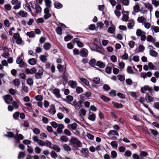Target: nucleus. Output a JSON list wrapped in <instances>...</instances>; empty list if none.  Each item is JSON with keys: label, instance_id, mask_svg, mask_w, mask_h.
Here are the masks:
<instances>
[{"label": "nucleus", "instance_id": "nucleus-1", "mask_svg": "<svg viewBox=\"0 0 159 159\" xmlns=\"http://www.w3.org/2000/svg\"><path fill=\"white\" fill-rule=\"evenodd\" d=\"M88 46L92 51H94L99 53H102L101 48L97 44L93 43H88Z\"/></svg>", "mask_w": 159, "mask_h": 159}, {"label": "nucleus", "instance_id": "nucleus-2", "mask_svg": "<svg viewBox=\"0 0 159 159\" xmlns=\"http://www.w3.org/2000/svg\"><path fill=\"white\" fill-rule=\"evenodd\" d=\"M70 143L72 145L76 144V146L78 147H80L82 145L81 142L77 138L73 137H71L70 140Z\"/></svg>", "mask_w": 159, "mask_h": 159}, {"label": "nucleus", "instance_id": "nucleus-3", "mask_svg": "<svg viewBox=\"0 0 159 159\" xmlns=\"http://www.w3.org/2000/svg\"><path fill=\"white\" fill-rule=\"evenodd\" d=\"M3 98L6 103L7 104H10L13 100L12 97L9 94H7L3 96Z\"/></svg>", "mask_w": 159, "mask_h": 159}, {"label": "nucleus", "instance_id": "nucleus-4", "mask_svg": "<svg viewBox=\"0 0 159 159\" xmlns=\"http://www.w3.org/2000/svg\"><path fill=\"white\" fill-rule=\"evenodd\" d=\"M16 62L17 64L19 65V66L20 68L23 67L25 65V63L23 61L22 58L19 57L16 59Z\"/></svg>", "mask_w": 159, "mask_h": 159}, {"label": "nucleus", "instance_id": "nucleus-5", "mask_svg": "<svg viewBox=\"0 0 159 159\" xmlns=\"http://www.w3.org/2000/svg\"><path fill=\"white\" fill-rule=\"evenodd\" d=\"M82 156L87 158L89 156V151L88 148H82L81 150Z\"/></svg>", "mask_w": 159, "mask_h": 159}, {"label": "nucleus", "instance_id": "nucleus-6", "mask_svg": "<svg viewBox=\"0 0 159 159\" xmlns=\"http://www.w3.org/2000/svg\"><path fill=\"white\" fill-rule=\"evenodd\" d=\"M49 11L50 10L48 8H44V10L45 14L43 16V18L45 20L48 19L51 16V14L49 13Z\"/></svg>", "mask_w": 159, "mask_h": 159}, {"label": "nucleus", "instance_id": "nucleus-7", "mask_svg": "<svg viewBox=\"0 0 159 159\" xmlns=\"http://www.w3.org/2000/svg\"><path fill=\"white\" fill-rule=\"evenodd\" d=\"M25 72L27 75L33 74L37 72V70L35 68H32L30 69L26 68L25 70Z\"/></svg>", "mask_w": 159, "mask_h": 159}, {"label": "nucleus", "instance_id": "nucleus-8", "mask_svg": "<svg viewBox=\"0 0 159 159\" xmlns=\"http://www.w3.org/2000/svg\"><path fill=\"white\" fill-rule=\"evenodd\" d=\"M35 74V77L36 79H41L43 74V70L42 69H39L38 72H36Z\"/></svg>", "mask_w": 159, "mask_h": 159}, {"label": "nucleus", "instance_id": "nucleus-9", "mask_svg": "<svg viewBox=\"0 0 159 159\" xmlns=\"http://www.w3.org/2000/svg\"><path fill=\"white\" fill-rule=\"evenodd\" d=\"M52 93L55 95V97L58 98L61 97V95L60 93V90L57 88H55L54 89H52Z\"/></svg>", "mask_w": 159, "mask_h": 159}, {"label": "nucleus", "instance_id": "nucleus-10", "mask_svg": "<svg viewBox=\"0 0 159 159\" xmlns=\"http://www.w3.org/2000/svg\"><path fill=\"white\" fill-rule=\"evenodd\" d=\"M74 42L77 43V46L80 48H82L84 47V44L81 41L79 38H76L73 39Z\"/></svg>", "mask_w": 159, "mask_h": 159}, {"label": "nucleus", "instance_id": "nucleus-11", "mask_svg": "<svg viewBox=\"0 0 159 159\" xmlns=\"http://www.w3.org/2000/svg\"><path fill=\"white\" fill-rule=\"evenodd\" d=\"M96 116L95 114L90 111L89 113L88 119L92 121H94L95 120Z\"/></svg>", "mask_w": 159, "mask_h": 159}, {"label": "nucleus", "instance_id": "nucleus-12", "mask_svg": "<svg viewBox=\"0 0 159 159\" xmlns=\"http://www.w3.org/2000/svg\"><path fill=\"white\" fill-rule=\"evenodd\" d=\"M52 143L51 142L48 140H46L45 141H43L41 146H46L47 147L51 148H52Z\"/></svg>", "mask_w": 159, "mask_h": 159}, {"label": "nucleus", "instance_id": "nucleus-13", "mask_svg": "<svg viewBox=\"0 0 159 159\" xmlns=\"http://www.w3.org/2000/svg\"><path fill=\"white\" fill-rule=\"evenodd\" d=\"M88 51L85 48L81 49L80 52V55L82 57H86L88 55Z\"/></svg>", "mask_w": 159, "mask_h": 159}, {"label": "nucleus", "instance_id": "nucleus-14", "mask_svg": "<svg viewBox=\"0 0 159 159\" xmlns=\"http://www.w3.org/2000/svg\"><path fill=\"white\" fill-rule=\"evenodd\" d=\"M68 85L73 89L76 88L77 85V82L76 81L69 80L68 82Z\"/></svg>", "mask_w": 159, "mask_h": 159}, {"label": "nucleus", "instance_id": "nucleus-15", "mask_svg": "<svg viewBox=\"0 0 159 159\" xmlns=\"http://www.w3.org/2000/svg\"><path fill=\"white\" fill-rule=\"evenodd\" d=\"M77 125L76 123H74L72 124H69L67 125V128L71 130H75L77 128Z\"/></svg>", "mask_w": 159, "mask_h": 159}, {"label": "nucleus", "instance_id": "nucleus-16", "mask_svg": "<svg viewBox=\"0 0 159 159\" xmlns=\"http://www.w3.org/2000/svg\"><path fill=\"white\" fill-rule=\"evenodd\" d=\"M14 13L16 15H18L19 16L22 17H26L28 15V14L26 11L23 10H20L17 14H16L15 12Z\"/></svg>", "mask_w": 159, "mask_h": 159}, {"label": "nucleus", "instance_id": "nucleus-17", "mask_svg": "<svg viewBox=\"0 0 159 159\" xmlns=\"http://www.w3.org/2000/svg\"><path fill=\"white\" fill-rule=\"evenodd\" d=\"M35 7L33 8V11L35 13H40L41 12L42 9L40 6L36 4L35 6Z\"/></svg>", "mask_w": 159, "mask_h": 159}, {"label": "nucleus", "instance_id": "nucleus-18", "mask_svg": "<svg viewBox=\"0 0 159 159\" xmlns=\"http://www.w3.org/2000/svg\"><path fill=\"white\" fill-rule=\"evenodd\" d=\"M145 99L148 102H153L154 100V98L153 97L150 96L149 94L147 93L145 96Z\"/></svg>", "mask_w": 159, "mask_h": 159}, {"label": "nucleus", "instance_id": "nucleus-19", "mask_svg": "<svg viewBox=\"0 0 159 159\" xmlns=\"http://www.w3.org/2000/svg\"><path fill=\"white\" fill-rule=\"evenodd\" d=\"M33 140L34 142L37 143L39 146H41L43 141L39 139L37 136H34L33 137Z\"/></svg>", "mask_w": 159, "mask_h": 159}, {"label": "nucleus", "instance_id": "nucleus-20", "mask_svg": "<svg viewBox=\"0 0 159 159\" xmlns=\"http://www.w3.org/2000/svg\"><path fill=\"white\" fill-rule=\"evenodd\" d=\"M57 68L60 72H63L64 73H65V72L66 70V68L60 64H58L57 66Z\"/></svg>", "mask_w": 159, "mask_h": 159}, {"label": "nucleus", "instance_id": "nucleus-21", "mask_svg": "<svg viewBox=\"0 0 159 159\" xmlns=\"http://www.w3.org/2000/svg\"><path fill=\"white\" fill-rule=\"evenodd\" d=\"M58 128L57 129V131L58 133L61 134L62 132V129L64 127V125L61 124L58 125Z\"/></svg>", "mask_w": 159, "mask_h": 159}, {"label": "nucleus", "instance_id": "nucleus-22", "mask_svg": "<svg viewBox=\"0 0 159 159\" xmlns=\"http://www.w3.org/2000/svg\"><path fill=\"white\" fill-rule=\"evenodd\" d=\"M49 112L50 114L52 115L54 114L56 112V111L55 109V107L52 104L50 106V108L49 110Z\"/></svg>", "mask_w": 159, "mask_h": 159}, {"label": "nucleus", "instance_id": "nucleus-23", "mask_svg": "<svg viewBox=\"0 0 159 159\" xmlns=\"http://www.w3.org/2000/svg\"><path fill=\"white\" fill-rule=\"evenodd\" d=\"M96 65L100 68H103L105 67V64L102 61H98L96 63Z\"/></svg>", "mask_w": 159, "mask_h": 159}, {"label": "nucleus", "instance_id": "nucleus-24", "mask_svg": "<svg viewBox=\"0 0 159 159\" xmlns=\"http://www.w3.org/2000/svg\"><path fill=\"white\" fill-rule=\"evenodd\" d=\"M116 27L114 25H111V26L109 27L108 29V32L110 34H113L115 30Z\"/></svg>", "mask_w": 159, "mask_h": 159}, {"label": "nucleus", "instance_id": "nucleus-25", "mask_svg": "<svg viewBox=\"0 0 159 159\" xmlns=\"http://www.w3.org/2000/svg\"><path fill=\"white\" fill-rule=\"evenodd\" d=\"M134 22L133 20H129L128 23V28L129 29H132L134 26Z\"/></svg>", "mask_w": 159, "mask_h": 159}, {"label": "nucleus", "instance_id": "nucleus-26", "mask_svg": "<svg viewBox=\"0 0 159 159\" xmlns=\"http://www.w3.org/2000/svg\"><path fill=\"white\" fill-rule=\"evenodd\" d=\"M112 103L115 107L118 109L122 108L123 107V105L121 103H119L114 102H112Z\"/></svg>", "mask_w": 159, "mask_h": 159}, {"label": "nucleus", "instance_id": "nucleus-27", "mask_svg": "<svg viewBox=\"0 0 159 159\" xmlns=\"http://www.w3.org/2000/svg\"><path fill=\"white\" fill-rule=\"evenodd\" d=\"M45 5L47 7L45 8H48L49 10H50L51 7V2L50 0H45Z\"/></svg>", "mask_w": 159, "mask_h": 159}, {"label": "nucleus", "instance_id": "nucleus-28", "mask_svg": "<svg viewBox=\"0 0 159 159\" xmlns=\"http://www.w3.org/2000/svg\"><path fill=\"white\" fill-rule=\"evenodd\" d=\"M107 135H113L118 136L119 134L118 132H116V130H111L108 132V133H107Z\"/></svg>", "mask_w": 159, "mask_h": 159}, {"label": "nucleus", "instance_id": "nucleus-29", "mask_svg": "<svg viewBox=\"0 0 159 159\" xmlns=\"http://www.w3.org/2000/svg\"><path fill=\"white\" fill-rule=\"evenodd\" d=\"M51 44L49 43H45L43 46L44 49L46 50H48L51 47Z\"/></svg>", "mask_w": 159, "mask_h": 159}, {"label": "nucleus", "instance_id": "nucleus-30", "mask_svg": "<svg viewBox=\"0 0 159 159\" xmlns=\"http://www.w3.org/2000/svg\"><path fill=\"white\" fill-rule=\"evenodd\" d=\"M144 6L146 7L149 10L151 13L153 9L152 5L149 3H147L144 4Z\"/></svg>", "mask_w": 159, "mask_h": 159}, {"label": "nucleus", "instance_id": "nucleus-31", "mask_svg": "<svg viewBox=\"0 0 159 159\" xmlns=\"http://www.w3.org/2000/svg\"><path fill=\"white\" fill-rule=\"evenodd\" d=\"M60 140L61 142H67L69 140L68 138L65 135L62 136L60 138Z\"/></svg>", "mask_w": 159, "mask_h": 159}, {"label": "nucleus", "instance_id": "nucleus-32", "mask_svg": "<svg viewBox=\"0 0 159 159\" xmlns=\"http://www.w3.org/2000/svg\"><path fill=\"white\" fill-rule=\"evenodd\" d=\"M54 5L55 8L57 9L61 8L63 7L62 5L58 2H55Z\"/></svg>", "mask_w": 159, "mask_h": 159}, {"label": "nucleus", "instance_id": "nucleus-33", "mask_svg": "<svg viewBox=\"0 0 159 159\" xmlns=\"http://www.w3.org/2000/svg\"><path fill=\"white\" fill-rule=\"evenodd\" d=\"M67 100L66 102L69 104H70V102L72 101L73 100V97L71 95H68L66 97Z\"/></svg>", "mask_w": 159, "mask_h": 159}, {"label": "nucleus", "instance_id": "nucleus-34", "mask_svg": "<svg viewBox=\"0 0 159 159\" xmlns=\"http://www.w3.org/2000/svg\"><path fill=\"white\" fill-rule=\"evenodd\" d=\"M145 33L139 29H137L136 30V35L138 36H140L143 34H145Z\"/></svg>", "mask_w": 159, "mask_h": 159}, {"label": "nucleus", "instance_id": "nucleus-35", "mask_svg": "<svg viewBox=\"0 0 159 159\" xmlns=\"http://www.w3.org/2000/svg\"><path fill=\"white\" fill-rule=\"evenodd\" d=\"M147 40L148 42H151L154 43L155 40L150 35H148L147 38Z\"/></svg>", "mask_w": 159, "mask_h": 159}, {"label": "nucleus", "instance_id": "nucleus-36", "mask_svg": "<svg viewBox=\"0 0 159 159\" xmlns=\"http://www.w3.org/2000/svg\"><path fill=\"white\" fill-rule=\"evenodd\" d=\"M117 153L114 150L112 151L111 152V158L112 159H115L117 156Z\"/></svg>", "mask_w": 159, "mask_h": 159}, {"label": "nucleus", "instance_id": "nucleus-37", "mask_svg": "<svg viewBox=\"0 0 159 159\" xmlns=\"http://www.w3.org/2000/svg\"><path fill=\"white\" fill-rule=\"evenodd\" d=\"M149 53L151 56L153 57H156L158 55V53L153 50H150Z\"/></svg>", "mask_w": 159, "mask_h": 159}, {"label": "nucleus", "instance_id": "nucleus-38", "mask_svg": "<svg viewBox=\"0 0 159 159\" xmlns=\"http://www.w3.org/2000/svg\"><path fill=\"white\" fill-rule=\"evenodd\" d=\"M138 20L139 23H143V24L146 21V19L142 16L139 17L138 18Z\"/></svg>", "mask_w": 159, "mask_h": 159}, {"label": "nucleus", "instance_id": "nucleus-39", "mask_svg": "<svg viewBox=\"0 0 159 159\" xmlns=\"http://www.w3.org/2000/svg\"><path fill=\"white\" fill-rule=\"evenodd\" d=\"M100 98L103 101L106 102H108L110 100V98L104 95H101Z\"/></svg>", "mask_w": 159, "mask_h": 159}, {"label": "nucleus", "instance_id": "nucleus-40", "mask_svg": "<svg viewBox=\"0 0 159 159\" xmlns=\"http://www.w3.org/2000/svg\"><path fill=\"white\" fill-rule=\"evenodd\" d=\"M80 81L82 82L85 85L87 86L89 85V82L87 80L83 78H80Z\"/></svg>", "mask_w": 159, "mask_h": 159}, {"label": "nucleus", "instance_id": "nucleus-41", "mask_svg": "<svg viewBox=\"0 0 159 159\" xmlns=\"http://www.w3.org/2000/svg\"><path fill=\"white\" fill-rule=\"evenodd\" d=\"M26 34L27 36L30 38L34 37L35 35V33L33 31L27 32Z\"/></svg>", "mask_w": 159, "mask_h": 159}, {"label": "nucleus", "instance_id": "nucleus-42", "mask_svg": "<svg viewBox=\"0 0 159 159\" xmlns=\"http://www.w3.org/2000/svg\"><path fill=\"white\" fill-rule=\"evenodd\" d=\"M51 149H54L57 152H60L61 150L60 147L57 145H54Z\"/></svg>", "mask_w": 159, "mask_h": 159}, {"label": "nucleus", "instance_id": "nucleus-43", "mask_svg": "<svg viewBox=\"0 0 159 159\" xmlns=\"http://www.w3.org/2000/svg\"><path fill=\"white\" fill-rule=\"evenodd\" d=\"M96 60L94 58L91 59L89 62V64L91 65V66L94 67L96 64Z\"/></svg>", "mask_w": 159, "mask_h": 159}, {"label": "nucleus", "instance_id": "nucleus-44", "mask_svg": "<svg viewBox=\"0 0 159 159\" xmlns=\"http://www.w3.org/2000/svg\"><path fill=\"white\" fill-rule=\"evenodd\" d=\"M139 8L140 7L139 3H137L133 7L134 11L135 12H138L139 11Z\"/></svg>", "mask_w": 159, "mask_h": 159}, {"label": "nucleus", "instance_id": "nucleus-45", "mask_svg": "<svg viewBox=\"0 0 159 159\" xmlns=\"http://www.w3.org/2000/svg\"><path fill=\"white\" fill-rule=\"evenodd\" d=\"M63 148L65 151H70L71 150V148L67 144H64L63 145Z\"/></svg>", "mask_w": 159, "mask_h": 159}, {"label": "nucleus", "instance_id": "nucleus-46", "mask_svg": "<svg viewBox=\"0 0 159 159\" xmlns=\"http://www.w3.org/2000/svg\"><path fill=\"white\" fill-rule=\"evenodd\" d=\"M148 155V152L144 151H141L140 153V157H146Z\"/></svg>", "mask_w": 159, "mask_h": 159}, {"label": "nucleus", "instance_id": "nucleus-47", "mask_svg": "<svg viewBox=\"0 0 159 159\" xmlns=\"http://www.w3.org/2000/svg\"><path fill=\"white\" fill-rule=\"evenodd\" d=\"M93 81L94 83L98 84L100 82V78L98 77H94L93 79Z\"/></svg>", "mask_w": 159, "mask_h": 159}, {"label": "nucleus", "instance_id": "nucleus-48", "mask_svg": "<svg viewBox=\"0 0 159 159\" xmlns=\"http://www.w3.org/2000/svg\"><path fill=\"white\" fill-rule=\"evenodd\" d=\"M132 155L131 152L129 150H127L125 152L124 155L125 156L127 157H130Z\"/></svg>", "mask_w": 159, "mask_h": 159}, {"label": "nucleus", "instance_id": "nucleus-49", "mask_svg": "<svg viewBox=\"0 0 159 159\" xmlns=\"http://www.w3.org/2000/svg\"><path fill=\"white\" fill-rule=\"evenodd\" d=\"M29 63L31 65H33L36 63L35 59L34 58H30L28 61Z\"/></svg>", "mask_w": 159, "mask_h": 159}, {"label": "nucleus", "instance_id": "nucleus-50", "mask_svg": "<svg viewBox=\"0 0 159 159\" xmlns=\"http://www.w3.org/2000/svg\"><path fill=\"white\" fill-rule=\"evenodd\" d=\"M20 115V112L18 111L16 112L13 114V118L14 119L17 120L19 119V116Z\"/></svg>", "mask_w": 159, "mask_h": 159}, {"label": "nucleus", "instance_id": "nucleus-51", "mask_svg": "<svg viewBox=\"0 0 159 159\" xmlns=\"http://www.w3.org/2000/svg\"><path fill=\"white\" fill-rule=\"evenodd\" d=\"M149 87V86L146 85L142 87L141 89V92L142 93H144L145 91L148 90Z\"/></svg>", "mask_w": 159, "mask_h": 159}, {"label": "nucleus", "instance_id": "nucleus-52", "mask_svg": "<svg viewBox=\"0 0 159 159\" xmlns=\"http://www.w3.org/2000/svg\"><path fill=\"white\" fill-rule=\"evenodd\" d=\"M34 98L36 101L39 102L43 100V97L41 95H39L35 96Z\"/></svg>", "mask_w": 159, "mask_h": 159}, {"label": "nucleus", "instance_id": "nucleus-53", "mask_svg": "<svg viewBox=\"0 0 159 159\" xmlns=\"http://www.w3.org/2000/svg\"><path fill=\"white\" fill-rule=\"evenodd\" d=\"M151 29L154 30L155 33H157L159 32V28L158 26L152 25L151 27Z\"/></svg>", "mask_w": 159, "mask_h": 159}, {"label": "nucleus", "instance_id": "nucleus-54", "mask_svg": "<svg viewBox=\"0 0 159 159\" xmlns=\"http://www.w3.org/2000/svg\"><path fill=\"white\" fill-rule=\"evenodd\" d=\"M21 6V2L20 1H19V3H17L13 7V8L15 10H18L20 8Z\"/></svg>", "mask_w": 159, "mask_h": 159}, {"label": "nucleus", "instance_id": "nucleus-55", "mask_svg": "<svg viewBox=\"0 0 159 159\" xmlns=\"http://www.w3.org/2000/svg\"><path fill=\"white\" fill-rule=\"evenodd\" d=\"M50 155L52 158H56L58 157L57 154L54 151H52L50 152Z\"/></svg>", "mask_w": 159, "mask_h": 159}, {"label": "nucleus", "instance_id": "nucleus-56", "mask_svg": "<svg viewBox=\"0 0 159 159\" xmlns=\"http://www.w3.org/2000/svg\"><path fill=\"white\" fill-rule=\"evenodd\" d=\"M13 83L16 86H18L20 84V82L18 79H16L13 80Z\"/></svg>", "mask_w": 159, "mask_h": 159}, {"label": "nucleus", "instance_id": "nucleus-57", "mask_svg": "<svg viewBox=\"0 0 159 159\" xmlns=\"http://www.w3.org/2000/svg\"><path fill=\"white\" fill-rule=\"evenodd\" d=\"M16 43L18 44H24V42L22 41L21 38H20L16 39Z\"/></svg>", "mask_w": 159, "mask_h": 159}, {"label": "nucleus", "instance_id": "nucleus-58", "mask_svg": "<svg viewBox=\"0 0 159 159\" xmlns=\"http://www.w3.org/2000/svg\"><path fill=\"white\" fill-rule=\"evenodd\" d=\"M6 136L10 137H14L15 139H16L17 138V137L16 136L14 137V134H13V133L12 132H8V134L7 135H6Z\"/></svg>", "mask_w": 159, "mask_h": 159}, {"label": "nucleus", "instance_id": "nucleus-59", "mask_svg": "<svg viewBox=\"0 0 159 159\" xmlns=\"http://www.w3.org/2000/svg\"><path fill=\"white\" fill-rule=\"evenodd\" d=\"M76 91L78 94H79L83 92V89L81 87L78 86L76 88Z\"/></svg>", "mask_w": 159, "mask_h": 159}, {"label": "nucleus", "instance_id": "nucleus-60", "mask_svg": "<svg viewBox=\"0 0 159 159\" xmlns=\"http://www.w3.org/2000/svg\"><path fill=\"white\" fill-rule=\"evenodd\" d=\"M33 132L35 134L37 135L40 134V131L38 128H35L33 129Z\"/></svg>", "mask_w": 159, "mask_h": 159}, {"label": "nucleus", "instance_id": "nucleus-61", "mask_svg": "<svg viewBox=\"0 0 159 159\" xmlns=\"http://www.w3.org/2000/svg\"><path fill=\"white\" fill-rule=\"evenodd\" d=\"M149 68L151 70H154L156 67L151 62H149L148 64Z\"/></svg>", "mask_w": 159, "mask_h": 159}, {"label": "nucleus", "instance_id": "nucleus-62", "mask_svg": "<svg viewBox=\"0 0 159 159\" xmlns=\"http://www.w3.org/2000/svg\"><path fill=\"white\" fill-rule=\"evenodd\" d=\"M152 3L155 7H157L159 6V1L156 0H152Z\"/></svg>", "mask_w": 159, "mask_h": 159}, {"label": "nucleus", "instance_id": "nucleus-63", "mask_svg": "<svg viewBox=\"0 0 159 159\" xmlns=\"http://www.w3.org/2000/svg\"><path fill=\"white\" fill-rule=\"evenodd\" d=\"M122 3L125 6H128L129 5V0H120Z\"/></svg>", "mask_w": 159, "mask_h": 159}, {"label": "nucleus", "instance_id": "nucleus-64", "mask_svg": "<svg viewBox=\"0 0 159 159\" xmlns=\"http://www.w3.org/2000/svg\"><path fill=\"white\" fill-rule=\"evenodd\" d=\"M103 89L106 91H108L110 89L109 86L107 84H104L103 86Z\"/></svg>", "mask_w": 159, "mask_h": 159}]
</instances>
